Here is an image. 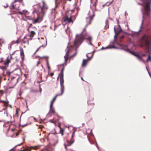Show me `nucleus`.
Listing matches in <instances>:
<instances>
[{
  "label": "nucleus",
  "mask_w": 151,
  "mask_h": 151,
  "mask_svg": "<svg viewBox=\"0 0 151 151\" xmlns=\"http://www.w3.org/2000/svg\"><path fill=\"white\" fill-rule=\"evenodd\" d=\"M142 3H138V4L142 6L143 7L141 8L143 15L142 23L146 17H148L150 19H151V0H140Z\"/></svg>",
  "instance_id": "obj_1"
},
{
  "label": "nucleus",
  "mask_w": 151,
  "mask_h": 151,
  "mask_svg": "<svg viewBox=\"0 0 151 151\" xmlns=\"http://www.w3.org/2000/svg\"><path fill=\"white\" fill-rule=\"evenodd\" d=\"M84 39L88 40L89 42V44L92 45L91 43L92 37L88 35L85 28L83 29L80 35L76 36V38L74 41V46L78 47Z\"/></svg>",
  "instance_id": "obj_2"
},
{
  "label": "nucleus",
  "mask_w": 151,
  "mask_h": 151,
  "mask_svg": "<svg viewBox=\"0 0 151 151\" xmlns=\"http://www.w3.org/2000/svg\"><path fill=\"white\" fill-rule=\"evenodd\" d=\"M67 50L66 52L65 55L64 56L65 62V63L67 62L68 59L69 60H70L73 57L75 56L76 54V52L72 55L69 57V53L72 52L73 50V47L72 45H70L69 46H68L67 47Z\"/></svg>",
  "instance_id": "obj_3"
},
{
  "label": "nucleus",
  "mask_w": 151,
  "mask_h": 151,
  "mask_svg": "<svg viewBox=\"0 0 151 151\" xmlns=\"http://www.w3.org/2000/svg\"><path fill=\"white\" fill-rule=\"evenodd\" d=\"M141 41L145 44L147 50H149L151 45L150 37L148 35H145L142 38Z\"/></svg>",
  "instance_id": "obj_4"
},
{
  "label": "nucleus",
  "mask_w": 151,
  "mask_h": 151,
  "mask_svg": "<svg viewBox=\"0 0 151 151\" xmlns=\"http://www.w3.org/2000/svg\"><path fill=\"white\" fill-rule=\"evenodd\" d=\"M64 70V68L63 67L58 77H59L60 78V82L61 87V94H62L64 92V87L63 84L64 82V80L63 78V72Z\"/></svg>",
  "instance_id": "obj_5"
},
{
  "label": "nucleus",
  "mask_w": 151,
  "mask_h": 151,
  "mask_svg": "<svg viewBox=\"0 0 151 151\" xmlns=\"http://www.w3.org/2000/svg\"><path fill=\"white\" fill-rule=\"evenodd\" d=\"M91 5L93 7V8L94 9L95 11L98 10L100 11L101 10L104 6L105 4L101 5V6L99 8L96 7V4L98 3V0H91ZM100 6H101V5H99Z\"/></svg>",
  "instance_id": "obj_6"
},
{
  "label": "nucleus",
  "mask_w": 151,
  "mask_h": 151,
  "mask_svg": "<svg viewBox=\"0 0 151 151\" xmlns=\"http://www.w3.org/2000/svg\"><path fill=\"white\" fill-rule=\"evenodd\" d=\"M69 12V11H66L65 15L63 17V19L64 22H68L70 23L73 22V21L71 15H68V14Z\"/></svg>",
  "instance_id": "obj_7"
},
{
  "label": "nucleus",
  "mask_w": 151,
  "mask_h": 151,
  "mask_svg": "<svg viewBox=\"0 0 151 151\" xmlns=\"http://www.w3.org/2000/svg\"><path fill=\"white\" fill-rule=\"evenodd\" d=\"M75 134V131H74L72 133V134L71 136V138L70 141H67L65 144V147L66 149V146H70L74 142V140L73 139Z\"/></svg>",
  "instance_id": "obj_8"
},
{
  "label": "nucleus",
  "mask_w": 151,
  "mask_h": 151,
  "mask_svg": "<svg viewBox=\"0 0 151 151\" xmlns=\"http://www.w3.org/2000/svg\"><path fill=\"white\" fill-rule=\"evenodd\" d=\"M118 28L116 29L115 27L114 28V30L115 33V35L114 37V38L117 36L122 31V29L119 25H117Z\"/></svg>",
  "instance_id": "obj_9"
},
{
  "label": "nucleus",
  "mask_w": 151,
  "mask_h": 151,
  "mask_svg": "<svg viewBox=\"0 0 151 151\" xmlns=\"http://www.w3.org/2000/svg\"><path fill=\"white\" fill-rule=\"evenodd\" d=\"M40 146V145H37L34 146H31L29 147H27L20 151H30L32 149L36 150L38 149H39Z\"/></svg>",
  "instance_id": "obj_10"
},
{
  "label": "nucleus",
  "mask_w": 151,
  "mask_h": 151,
  "mask_svg": "<svg viewBox=\"0 0 151 151\" xmlns=\"http://www.w3.org/2000/svg\"><path fill=\"white\" fill-rule=\"evenodd\" d=\"M42 2L43 4V6L41 8V10L42 12L44 15L45 14L46 11L48 9V7L44 1L43 0Z\"/></svg>",
  "instance_id": "obj_11"
},
{
  "label": "nucleus",
  "mask_w": 151,
  "mask_h": 151,
  "mask_svg": "<svg viewBox=\"0 0 151 151\" xmlns=\"http://www.w3.org/2000/svg\"><path fill=\"white\" fill-rule=\"evenodd\" d=\"M13 72L14 74L16 75L20 76L22 74L21 70L20 68H18L14 70Z\"/></svg>",
  "instance_id": "obj_12"
},
{
  "label": "nucleus",
  "mask_w": 151,
  "mask_h": 151,
  "mask_svg": "<svg viewBox=\"0 0 151 151\" xmlns=\"http://www.w3.org/2000/svg\"><path fill=\"white\" fill-rule=\"evenodd\" d=\"M10 62V60L9 59V57H7V59L6 60L4 61V65H5L6 68L5 67H3V70H6V68L8 66V64Z\"/></svg>",
  "instance_id": "obj_13"
},
{
  "label": "nucleus",
  "mask_w": 151,
  "mask_h": 151,
  "mask_svg": "<svg viewBox=\"0 0 151 151\" xmlns=\"http://www.w3.org/2000/svg\"><path fill=\"white\" fill-rule=\"evenodd\" d=\"M95 14L94 12H93V15L92 16H90L86 18L87 21H88V24H91V22L93 20V17L95 16Z\"/></svg>",
  "instance_id": "obj_14"
},
{
  "label": "nucleus",
  "mask_w": 151,
  "mask_h": 151,
  "mask_svg": "<svg viewBox=\"0 0 151 151\" xmlns=\"http://www.w3.org/2000/svg\"><path fill=\"white\" fill-rule=\"evenodd\" d=\"M62 95V94H61H61H57L53 99L52 100V101H51V102H50V108H51L52 107H53L54 103V101H55L56 100L57 97L58 96H60V95Z\"/></svg>",
  "instance_id": "obj_15"
},
{
  "label": "nucleus",
  "mask_w": 151,
  "mask_h": 151,
  "mask_svg": "<svg viewBox=\"0 0 151 151\" xmlns=\"http://www.w3.org/2000/svg\"><path fill=\"white\" fill-rule=\"evenodd\" d=\"M124 49V50H125L126 51L129 52L131 54H132L133 55H134L135 56H136V57L139 55V54L137 53H135V52H134L132 51H130L129 50V49H128V48H127V49Z\"/></svg>",
  "instance_id": "obj_16"
},
{
  "label": "nucleus",
  "mask_w": 151,
  "mask_h": 151,
  "mask_svg": "<svg viewBox=\"0 0 151 151\" xmlns=\"http://www.w3.org/2000/svg\"><path fill=\"white\" fill-rule=\"evenodd\" d=\"M17 1H19V0H15L14 3H12V5L10 7V9H17V8L16 6V5H14V4Z\"/></svg>",
  "instance_id": "obj_17"
},
{
  "label": "nucleus",
  "mask_w": 151,
  "mask_h": 151,
  "mask_svg": "<svg viewBox=\"0 0 151 151\" xmlns=\"http://www.w3.org/2000/svg\"><path fill=\"white\" fill-rule=\"evenodd\" d=\"M22 41L23 44H26L27 42L29 44V41L28 39L26 38V36L24 37V38L22 40Z\"/></svg>",
  "instance_id": "obj_18"
},
{
  "label": "nucleus",
  "mask_w": 151,
  "mask_h": 151,
  "mask_svg": "<svg viewBox=\"0 0 151 151\" xmlns=\"http://www.w3.org/2000/svg\"><path fill=\"white\" fill-rule=\"evenodd\" d=\"M42 58H45L46 59L47 67L48 69L49 70L50 69V67L49 64L48 60V57L43 56Z\"/></svg>",
  "instance_id": "obj_19"
},
{
  "label": "nucleus",
  "mask_w": 151,
  "mask_h": 151,
  "mask_svg": "<svg viewBox=\"0 0 151 151\" xmlns=\"http://www.w3.org/2000/svg\"><path fill=\"white\" fill-rule=\"evenodd\" d=\"M94 52L93 51V53H88L87 55V57L89 59H90L91 58H92L93 56Z\"/></svg>",
  "instance_id": "obj_20"
},
{
  "label": "nucleus",
  "mask_w": 151,
  "mask_h": 151,
  "mask_svg": "<svg viewBox=\"0 0 151 151\" xmlns=\"http://www.w3.org/2000/svg\"><path fill=\"white\" fill-rule=\"evenodd\" d=\"M20 55L22 60L24 57V52L22 48L20 49Z\"/></svg>",
  "instance_id": "obj_21"
},
{
  "label": "nucleus",
  "mask_w": 151,
  "mask_h": 151,
  "mask_svg": "<svg viewBox=\"0 0 151 151\" xmlns=\"http://www.w3.org/2000/svg\"><path fill=\"white\" fill-rule=\"evenodd\" d=\"M30 37L32 38L35 35V32L33 31H31L30 32ZM32 39V38L31 39V40Z\"/></svg>",
  "instance_id": "obj_22"
},
{
  "label": "nucleus",
  "mask_w": 151,
  "mask_h": 151,
  "mask_svg": "<svg viewBox=\"0 0 151 151\" xmlns=\"http://www.w3.org/2000/svg\"><path fill=\"white\" fill-rule=\"evenodd\" d=\"M88 60L83 59V63L82 64V66L85 67L86 66L87 64V61Z\"/></svg>",
  "instance_id": "obj_23"
},
{
  "label": "nucleus",
  "mask_w": 151,
  "mask_h": 151,
  "mask_svg": "<svg viewBox=\"0 0 151 151\" xmlns=\"http://www.w3.org/2000/svg\"><path fill=\"white\" fill-rule=\"evenodd\" d=\"M21 41L20 39L19 38L17 39V40L16 41H13L12 42V43L13 44L16 43V44H18Z\"/></svg>",
  "instance_id": "obj_24"
},
{
  "label": "nucleus",
  "mask_w": 151,
  "mask_h": 151,
  "mask_svg": "<svg viewBox=\"0 0 151 151\" xmlns=\"http://www.w3.org/2000/svg\"><path fill=\"white\" fill-rule=\"evenodd\" d=\"M137 58L140 61H142L143 62H144V60L140 56V55L139 54L137 56Z\"/></svg>",
  "instance_id": "obj_25"
},
{
  "label": "nucleus",
  "mask_w": 151,
  "mask_h": 151,
  "mask_svg": "<svg viewBox=\"0 0 151 151\" xmlns=\"http://www.w3.org/2000/svg\"><path fill=\"white\" fill-rule=\"evenodd\" d=\"M53 107H52L50 108V111L51 113L54 114L55 112L54 109L52 108Z\"/></svg>",
  "instance_id": "obj_26"
},
{
  "label": "nucleus",
  "mask_w": 151,
  "mask_h": 151,
  "mask_svg": "<svg viewBox=\"0 0 151 151\" xmlns=\"http://www.w3.org/2000/svg\"><path fill=\"white\" fill-rule=\"evenodd\" d=\"M64 129L62 128L60 129V133L62 136L63 135V132Z\"/></svg>",
  "instance_id": "obj_27"
},
{
  "label": "nucleus",
  "mask_w": 151,
  "mask_h": 151,
  "mask_svg": "<svg viewBox=\"0 0 151 151\" xmlns=\"http://www.w3.org/2000/svg\"><path fill=\"white\" fill-rule=\"evenodd\" d=\"M8 103H9V101H5V102L4 104V106H5V107H7L8 106Z\"/></svg>",
  "instance_id": "obj_28"
},
{
  "label": "nucleus",
  "mask_w": 151,
  "mask_h": 151,
  "mask_svg": "<svg viewBox=\"0 0 151 151\" xmlns=\"http://www.w3.org/2000/svg\"><path fill=\"white\" fill-rule=\"evenodd\" d=\"M39 19V18L38 17L37 18L35 19L33 23H36L38 22V21Z\"/></svg>",
  "instance_id": "obj_29"
},
{
  "label": "nucleus",
  "mask_w": 151,
  "mask_h": 151,
  "mask_svg": "<svg viewBox=\"0 0 151 151\" xmlns=\"http://www.w3.org/2000/svg\"><path fill=\"white\" fill-rule=\"evenodd\" d=\"M46 151H52V150L50 149L48 147H45V148Z\"/></svg>",
  "instance_id": "obj_30"
},
{
  "label": "nucleus",
  "mask_w": 151,
  "mask_h": 151,
  "mask_svg": "<svg viewBox=\"0 0 151 151\" xmlns=\"http://www.w3.org/2000/svg\"><path fill=\"white\" fill-rule=\"evenodd\" d=\"M25 12H27V11H25ZM18 13L21 15H22L24 13H25V11L24 10H23V12H18Z\"/></svg>",
  "instance_id": "obj_31"
},
{
  "label": "nucleus",
  "mask_w": 151,
  "mask_h": 151,
  "mask_svg": "<svg viewBox=\"0 0 151 151\" xmlns=\"http://www.w3.org/2000/svg\"><path fill=\"white\" fill-rule=\"evenodd\" d=\"M151 60V57L150 55H149L148 56V57L147 60V61L148 62V61L150 60Z\"/></svg>",
  "instance_id": "obj_32"
},
{
  "label": "nucleus",
  "mask_w": 151,
  "mask_h": 151,
  "mask_svg": "<svg viewBox=\"0 0 151 151\" xmlns=\"http://www.w3.org/2000/svg\"><path fill=\"white\" fill-rule=\"evenodd\" d=\"M15 116L18 117V109H17L16 111V114H15Z\"/></svg>",
  "instance_id": "obj_33"
},
{
  "label": "nucleus",
  "mask_w": 151,
  "mask_h": 151,
  "mask_svg": "<svg viewBox=\"0 0 151 151\" xmlns=\"http://www.w3.org/2000/svg\"><path fill=\"white\" fill-rule=\"evenodd\" d=\"M49 122H50L53 123H55V121H54L53 119L50 120H49Z\"/></svg>",
  "instance_id": "obj_34"
},
{
  "label": "nucleus",
  "mask_w": 151,
  "mask_h": 151,
  "mask_svg": "<svg viewBox=\"0 0 151 151\" xmlns=\"http://www.w3.org/2000/svg\"><path fill=\"white\" fill-rule=\"evenodd\" d=\"M58 0H55V3L56 5H58L59 4V3L58 2Z\"/></svg>",
  "instance_id": "obj_35"
},
{
  "label": "nucleus",
  "mask_w": 151,
  "mask_h": 151,
  "mask_svg": "<svg viewBox=\"0 0 151 151\" xmlns=\"http://www.w3.org/2000/svg\"><path fill=\"white\" fill-rule=\"evenodd\" d=\"M40 59H39L37 62V66H38L39 64H40Z\"/></svg>",
  "instance_id": "obj_36"
},
{
  "label": "nucleus",
  "mask_w": 151,
  "mask_h": 151,
  "mask_svg": "<svg viewBox=\"0 0 151 151\" xmlns=\"http://www.w3.org/2000/svg\"><path fill=\"white\" fill-rule=\"evenodd\" d=\"M67 0H63V4L65 5V4L67 3Z\"/></svg>",
  "instance_id": "obj_37"
},
{
  "label": "nucleus",
  "mask_w": 151,
  "mask_h": 151,
  "mask_svg": "<svg viewBox=\"0 0 151 151\" xmlns=\"http://www.w3.org/2000/svg\"><path fill=\"white\" fill-rule=\"evenodd\" d=\"M0 93H1V95H2L4 93V91L2 90H0Z\"/></svg>",
  "instance_id": "obj_38"
},
{
  "label": "nucleus",
  "mask_w": 151,
  "mask_h": 151,
  "mask_svg": "<svg viewBox=\"0 0 151 151\" xmlns=\"http://www.w3.org/2000/svg\"><path fill=\"white\" fill-rule=\"evenodd\" d=\"M67 11H69V12H70V11L71 12V14L74 11V9H72V10H68Z\"/></svg>",
  "instance_id": "obj_39"
},
{
  "label": "nucleus",
  "mask_w": 151,
  "mask_h": 151,
  "mask_svg": "<svg viewBox=\"0 0 151 151\" xmlns=\"http://www.w3.org/2000/svg\"><path fill=\"white\" fill-rule=\"evenodd\" d=\"M58 127H59L60 129V128H61L60 127V123H58Z\"/></svg>",
  "instance_id": "obj_40"
},
{
  "label": "nucleus",
  "mask_w": 151,
  "mask_h": 151,
  "mask_svg": "<svg viewBox=\"0 0 151 151\" xmlns=\"http://www.w3.org/2000/svg\"><path fill=\"white\" fill-rule=\"evenodd\" d=\"M6 101H3V100H0V102L4 103Z\"/></svg>",
  "instance_id": "obj_41"
},
{
  "label": "nucleus",
  "mask_w": 151,
  "mask_h": 151,
  "mask_svg": "<svg viewBox=\"0 0 151 151\" xmlns=\"http://www.w3.org/2000/svg\"><path fill=\"white\" fill-rule=\"evenodd\" d=\"M124 35H122V36L121 37H120V39H123L124 37Z\"/></svg>",
  "instance_id": "obj_42"
},
{
  "label": "nucleus",
  "mask_w": 151,
  "mask_h": 151,
  "mask_svg": "<svg viewBox=\"0 0 151 151\" xmlns=\"http://www.w3.org/2000/svg\"><path fill=\"white\" fill-rule=\"evenodd\" d=\"M54 75V73H50V76H52Z\"/></svg>",
  "instance_id": "obj_43"
},
{
  "label": "nucleus",
  "mask_w": 151,
  "mask_h": 151,
  "mask_svg": "<svg viewBox=\"0 0 151 151\" xmlns=\"http://www.w3.org/2000/svg\"><path fill=\"white\" fill-rule=\"evenodd\" d=\"M135 34L137 35H139V33L138 32H136V33H135Z\"/></svg>",
  "instance_id": "obj_44"
},
{
  "label": "nucleus",
  "mask_w": 151,
  "mask_h": 151,
  "mask_svg": "<svg viewBox=\"0 0 151 151\" xmlns=\"http://www.w3.org/2000/svg\"><path fill=\"white\" fill-rule=\"evenodd\" d=\"M40 47L38 49H37V50H36V51L35 52V53L37 52L38 51V50H39V49H40Z\"/></svg>",
  "instance_id": "obj_45"
},
{
  "label": "nucleus",
  "mask_w": 151,
  "mask_h": 151,
  "mask_svg": "<svg viewBox=\"0 0 151 151\" xmlns=\"http://www.w3.org/2000/svg\"><path fill=\"white\" fill-rule=\"evenodd\" d=\"M146 55V54H142V56H145Z\"/></svg>",
  "instance_id": "obj_46"
},
{
  "label": "nucleus",
  "mask_w": 151,
  "mask_h": 151,
  "mask_svg": "<svg viewBox=\"0 0 151 151\" xmlns=\"http://www.w3.org/2000/svg\"><path fill=\"white\" fill-rule=\"evenodd\" d=\"M29 124H26L25 125H23V127H24V126H27V125H29Z\"/></svg>",
  "instance_id": "obj_47"
},
{
  "label": "nucleus",
  "mask_w": 151,
  "mask_h": 151,
  "mask_svg": "<svg viewBox=\"0 0 151 151\" xmlns=\"http://www.w3.org/2000/svg\"><path fill=\"white\" fill-rule=\"evenodd\" d=\"M32 24H30V25L29 27V28L31 27V26H32Z\"/></svg>",
  "instance_id": "obj_48"
},
{
  "label": "nucleus",
  "mask_w": 151,
  "mask_h": 151,
  "mask_svg": "<svg viewBox=\"0 0 151 151\" xmlns=\"http://www.w3.org/2000/svg\"><path fill=\"white\" fill-rule=\"evenodd\" d=\"M112 1H111V2H110L109 3V4H108V5H110V4H111L112 3Z\"/></svg>",
  "instance_id": "obj_49"
},
{
  "label": "nucleus",
  "mask_w": 151,
  "mask_h": 151,
  "mask_svg": "<svg viewBox=\"0 0 151 151\" xmlns=\"http://www.w3.org/2000/svg\"><path fill=\"white\" fill-rule=\"evenodd\" d=\"M62 1H58V3H59V4H60V3H61V2Z\"/></svg>",
  "instance_id": "obj_50"
},
{
  "label": "nucleus",
  "mask_w": 151,
  "mask_h": 151,
  "mask_svg": "<svg viewBox=\"0 0 151 151\" xmlns=\"http://www.w3.org/2000/svg\"><path fill=\"white\" fill-rule=\"evenodd\" d=\"M63 9H64V8H65V5L63 4Z\"/></svg>",
  "instance_id": "obj_51"
},
{
  "label": "nucleus",
  "mask_w": 151,
  "mask_h": 151,
  "mask_svg": "<svg viewBox=\"0 0 151 151\" xmlns=\"http://www.w3.org/2000/svg\"><path fill=\"white\" fill-rule=\"evenodd\" d=\"M22 131V130H21V129H20V130H19V132H19V133L20 132Z\"/></svg>",
  "instance_id": "obj_52"
},
{
  "label": "nucleus",
  "mask_w": 151,
  "mask_h": 151,
  "mask_svg": "<svg viewBox=\"0 0 151 151\" xmlns=\"http://www.w3.org/2000/svg\"><path fill=\"white\" fill-rule=\"evenodd\" d=\"M81 79L83 81H84L83 78L82 77H81Z\"/></svg>",
  "instance_id": "obj_53"
},
{
  "label": "nucleus",
  "mask_w": 151,
  "mask_h": 151,
  "mask_svg": "<svg viewBox=\"0 0 151 151\" xmlns=\"http://www.w3.org/2000/svg\"><path fill=\"white\" fill-rule=\"evenodd\" d=\"M22 143H21V144H20L18 145H19V146H20V145H22Z\"/></svg>",
  "instance_id": "obj_54"
},
{
  "label": "nucleus",
  "mask_w": 151,
  "mask_h": 151,
  "mask_svg": "<svg viewBox=\"0 0 151 151\" xmlns=\"http://www.w3.org/2000/svg\"><path fill=\"white\" fill-rule=\"evenodd\" d=\"M19 133L18 132V133H17V134H16V135L17 136L19 135Z\"/></svg>",
  "instance_id": "obj_55"
},
{
  "label": "nucleus",
  "mask_w": 151,
  "mask_h": 151,
  "mask_svg": "<svg viewBox=\"0 0 151 151\" xmlns=\"http://www.w3.org/2000/svg\"><path fill=\"white\" fill-rule=\"evenodd\" d=\"M109 48V47H106L105 49H107Z\"/></svg>",
  "instance_id": "obj_56"
},
{
  "label": "nucleus",
  "mask_w": 151,
  "mask_h": 151,
  "mask_svg": "<svg viewBox=\"0 0 151 151\" xmlns=\"http://www.w3.org/2000/svg\"><path fill=\"white\" fill-rule=\"evenodd\" d=\"M28 30L29 32H30L29 30V28H28Z\"/></svg>",
  "instance_id": "obj_57"
},
{
  "label": "nucleus",
  "mask_w": 151,
  "mask_h": 151,
  "mask_svg": "<svg viewBox=\"0 0 151 151\" xmlns=\"http://www.w3.org/2000/svg\"><path fill=\"white\" fill-rule=\"evenodd\" d=\"M23 141H25V139H24H24Z\"/></svg>",
  "instance_id": "obj_58"
},
{
  "label": "nucleus",
  "mask_w": 151,
  "mask_h": 151,
  "mask_svg": "<svg viewBox=\"0 0 151 151\" xmlns=\"http://www.w3.org/2000/svg\"><path fill=\"white\" fill-rule=\"evenodd\" d=\"M69 1H71V0H68Z\"/></svg>",
  "instance_id": "obj_59"
},
{
  "label": "nucleus",
  "mask_w": 151,
  "mask_h": 151,
  "mask_svg": "<svg viewBox=\"0 0 151 151\" xmlns=\"http://www.w3.org/2000/svg\"><path fill=\"white\" fill-rule=\"evenodd\" d=\"M143 47L142 45L141 46V47Z\"/></svg>",
  "instance_id": "obj_60"
},
{
  "label": "nucleus",
  "mask_w": 151,
  "mask_h": 151,
  "mask_svg": "<svg viewBox=\"0 0 151 151\" xmlns=\"http://www.w3.org/2000/svg\"><path fill=\"white\" fill-rule=\"evenodd\" d=\"M102 49H104V48H103V47L102 48Z\"/></svg>",
  "instance_id": "obj_61"
},
{
  "label": "nucleus",
  "mask_w": 151,
  "mask_h": 151,
  "mask_svg": "<svg viewBox=\"0 0 151 151\" xmlns=\"http://www.w3.org/2000/svg\"><path fill=\"white\" fill-rule=\"evenodd\" d=\"M11 58H12V56H11Z\"/></svg>",
  "instance_id": "obj_62"
},
{
  "label": "nucleus",
  "mask_w": 151,
  "mask_h": 151,
  "mask_svg": "<svg viewBox=\"0 0 151 151\" xmlns=\"http://www.w3.org/2000/svg\"><path fill=\"white\" fill-rule=\"evenodd\" d=\"M31 124V122H30V123H29V124Z\"/></svg>",
  "instance_id": "obj_63"
},
{
  "label": "nucleus",
  "mask_w": 151,
  "mask_h": 151,
  "mask_svg": "<svg viewBox=\"0 0 151 151\" xmlns=\"http://www.w3.org/2000/svg\"><path fill=\"white\" fill-rule=\"evenodd\" d=\"M40 151H43L42 150H41Z\"/></svg>",
  "instance_id": "obj_64"
}]
</instances>
